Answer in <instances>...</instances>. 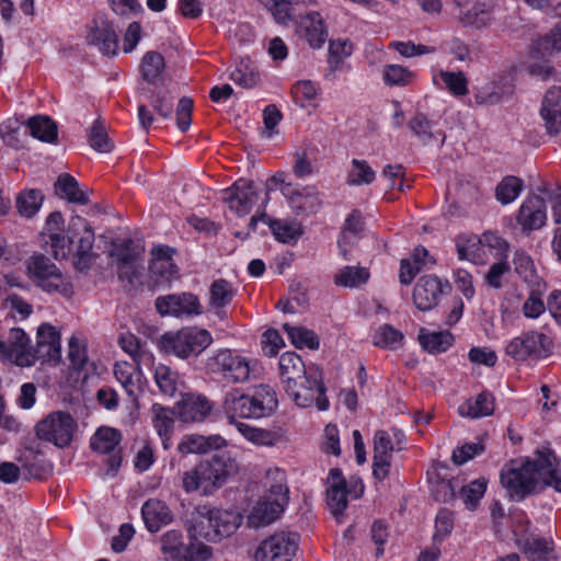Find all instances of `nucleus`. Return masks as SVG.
Here are the masks:
<instances>
[{
  "instance_id": "f257e3e1",
  "label": "nucleus",
  "mask_w": 561,
  "mask_h": 561,
  "mask_svg": "<svg viewBox=\"0 0 561 561\" xmlns=\"http://www.w3.org/2000/svg\"><path fill=\"white\" fill-rule=\"evenodd\" d=\"M501 483L512 497L518 500L535 492L540 483V489L552 486L561 493V471L551 451H538L535 460H512L507 470L501 473Z\"/></svg>"
},
{
  "instance_id": "f03ea898",
  "label": "nucleus",
  "mask_w": 561,
  "mask_h": 561,
  "mask_svg": "<svg viewBox=\"0 0 561 561\" xmlns=\"http://www.w3.org/2000/svg\"><path fill=\"white\" fill-rule=\"evenodd\" d=\"M239 466L228 450H219L207 459L199 461L193 469L185 471L182 486L185 492L201 491L209 495L221 488L228 478L237 474Z\"/></svg>"
},
{
  "instance_id": "7ed1b4c3",
  "label": "nucleus",
  "mask_w": 561,
  "mask_h": 561,
  "mask_svg": "<svg viewBox=\"0 0 561 561\" xmlns=\"http://www.w3.org/2000/svg\"><path fill=\"white\" fill-rule=\"evenodd\" d=\"M67 237L58 232L49 233V243L56 260H65L72 251V244H76L73 252V266L79 272H84L91 267L93 261L92 248L94 243V232L88 221L81 216L71 217L67 230Z\"/></svg>"
},
{
  "instance_id": "20e7f679",
  "label": "nucleus",
  "mask_w": 561,
  "mask_h": 561,
  "mask_svg": "<svg viewBox=\"0 0 561 561\" xmlns=\"http://www.w3.org/2000/svg\"><path fill=\"white\" fill-rule=\"evenodd\" d=\"M275 391L267 385L257 386L252 394L239 389L226 392L222 409L231 424L237 426L238 419H260L270 415L277 408Z\"/></svg>"
},
{
  "instance_id": "39448f33",
  "label": "nucleus",
  "mask_w": 561,
  "mask_h": 561,
  "mask_svg": "<svg viewBox=\"0 0 561 561\" xmlns=\"http://www.w3.org/2000/svg\"><path fill=\"white\" fill-rule=\"evenodd\" d=\"M26 270L28 277L43 290L58 293L67 298L72 295L69 279L43 253H34L30 256L26 260Z\"/></svg>"
},
{
  "instance_id": "423d86ee",
  "label": "nucleus",
  "mask_w": 561,
  "mask_h": 561,
  "mask_svg": "<svg viewBox=\"0 0 561 561\" xmlns=\"http://www.w3.org/2000/svg\"><path fill=\"white\" fill-rule=\"evenodd\" d=\"M213 343L210 333L196 327L183 328L176 332L164 333L161 344L165 353L185 359L198 356Z\"/></svg>"
},
{
  "instance_id": "0eeeda50",
  "label": "nucleus",
  "mask_w": 561,
  "mask_h": 561,
  "mask_svg": "<svg viewBox=\"0 0 561 561\" xmlns=\"http://www.w3.org/2000/svg\"><path fill=\"white\" fill-rule=\"evenodd\" d=\"M284 388L299 408H309L313 403L319 411H325L329 408L322 374L316 368H309V373L304 378L294 381L293 388L289 385Z\"/></svg>"
},
{
  "instance_id": "6e6552de",
  "label": "nucleus",
  "mask_w": 561,
  "mask_h": 561,
  "mask_svg": "<svg viewBox=\"0 0 561 561\" xmlns=\"http://www.w3.org/2000/svg\"><path fill=\"white\" fill-rule=\"evenodd\" d=\"M76 428L77 423L70 413L54 411L38 421L34 430L38 439L65 448L72 442Z\"/></svg>"
},
{
  "instance_id": "1a4fd4ad",
  "label": "nucleus",
  "mask_w": 561,
  "mask_h": 561,
  "mask_svg": "<svg viewBox=\"0 0 561 561\" xmlns=\"http://www.w3.org/2000/svg\"><path fill=\"white\" fill-rule=\"evenodd\" d=\"M297 533H277L263 540L254 553L255 561H291L298 549Z\"/></svg>"
},
{
  "instance_id": "9d476101",
  "label": "nucleus",
  "mask_w": 561,
  "mask_h": 561,
  "mask_svg": "<svg viewBox=\"0 0 561 561\" xmlns=\"http://www.w3.org/2000/svg\"><path fill=\"white\" fill-rule=\"evenodd\" d=\"M552 346L551 339L545 333L530 331L513 339L505 352L516 360H524L530 356L545 358L551 354Z\"/></svg>"
},
{
  "instance_id": "9b49d317",
  "label": "nucleus",
  "mask_w": 561,
  "mask_h": 561,
  "mask_svg": "<svg viewBox=\"0 0 561 561\" xmlns=\"http://www.w3.org/2000/svg\"><path fill=\"white\" fill-rule=\"evenodd\" d=\"M206 367L215 374L232 382H243L249 379L250 367L245 358L233 354L230 350L218 351L207 359Z\"/></svg>"
},
{
  "instance_id": "f8f14e48",
  "label": "nucleus",
  "mask_w": 561,
  "mask_h": 561,
  "mask_svg": "<svg viewBox=\"0 0 561 561\" xmlns=\"http://www.w3.org/2000/svg\"><path fill=\"white\" fill-rule=\"evenodd\" d=\"M0 359L10 360L16 366L30 367L35 364L30 339L20 328H13L9 334V345L0 340Z\"/></svg>"
},
{
  "instance_id": "ddd939ff",
  "label": "nucleus",
  "mask_w": 561,
  "mask_h": 561,
  "mask_svg": "<svg viewBox=\"0 0 561 561\" xmlns=\"http://www.w3.org/2000/svg\"><path fill=\"white\" fill-rule=\"evenodd\" d=\"M156 309L161 316H196L202 313L197 296L191 293L171 294L156 299Z\"/></svg>"
},
{
  "instance_id": "4468645a",
  "label": "nucleus",
  "mask_w": 561,
  "mask_h": 561,
  "mask_svg": "<svg viewBox=\"0 0 561 561\" xmlns=\"http://www.w3.org/2000/svg\"><path fill=\"white\" fill-rule=\"evenodd\" d=\"M450 289L448 282L445 284L435 275L422 276L413 290L415 307L422 311H428L437 306L442 295Z\"/></svg>"
},
{
  "instance_id": "2eb2a0df",
  "label": "nucleus",
  "mask_w": 561,
  "mask_h": 561,
  "mask_svg": "<svg viewBox=\"0 0 561 561\" xmlns=\"http://www.w3.org/2000/svg\"><path fill=\"white\" fill-rule=\"evenodd\" d=\"M222 199L239 216L248 215L257 201L254 182L245 179L238 180L224 192Z\"/></svg>"
},
{
  "instance_id": "dca6fc26",
  "label": "nucleus",
  "mask_w": 561,
  "mask_h": 561,
  "mask_svg": "<svg viewBox=\"0 0 561 561\" xmlns=\"http://www.w3.org/2000/svg\"><path fill=\"white\" fill-rule=\"evenodd\" d=\"M35 362H53L57 364L61 358L60 334L49 323H43L37 329L36 346L33 347Z\"/></svg>"
},
{
  "instance_id": "f3484780",
  "label": "nucleus",
  "mask_w": 561,
  "mask_h": 561,
  "mask_svg": "<svg viewBox=\"0 0 561 561\" xmlns=\"http://www.w3.org/2000/svg\"><path fill=\"white\" fill-rule=\"evenodd\" d=\"M89 45L95 46L105 56H114L118 50V35L112 22L103 18L93 21L87 34Z\"/></svg>"
},
{
  "instance_id": "a211bd4d",
  "label": "nucleus",
  "mask_w": 561,
  "mask_h": 561,
  "mask_svg": "<svg viewBox=\"0 0 561 561\" xmlns=\"http://www.w3.org/2000/svg\"><path fill=\"white\" fill-rule=\"evenodd\" d=\"M121 442V433L112 427L99 428L91 438V448L101 454H108L106 462L110 467V471L115 472L122 462L119 450L117 445Z\"/></svg>"
},
{
  "instance_id": "6ab92c4d",
  "label": "nucleus",
  "mask_w": 561,
  "mask_h": 561,
  "mask_svg": "<svg viewBox=\"0 0 561 561\" xmlns=\"http://www.w3.org/2000/svg\"><path fill=\"white\" fill-rule=\"evenodd\" d=\"M174 249L167 245L154 247L151 251L150 273L157 283L165 284L180 278V271L173 262Z\"/></svg>"
},
{
  "instance_id": "aec40b11",
  "label": "nucleus",
  "mask_w": 561,
  "mask_h": 561,
  "mask_svg": "<svg viewBox=\"0 0 561 561\" xmlns=\"http://www.w3.org/2000/svg\"><path fill=\"white\" fill-rule=\"evenodd\" d=\"M282 194L287 198L295 215H310L319 210L321 202L314 187L297 188L294 185H284Z\"/></svg>"
},
{
  "instance_id": "412c9836",
  "label": "nucleus",
  "mask_w": 561,
  "mask_h": 561,
  "mask_svg": "<svg viewBox=\"0 0 561 561\" xmlns=\"http://www.w3.org/2000/svg\"><path fill=\"white\" fill-rule=\"evenodd\" d=\"M546 201L539 195L528 196L520 205L517 222L523 231H531L540 229L547 220Z\"/></svg>"
},
{
  "instance_id": "4be33fe9",
  "label": "nucleus",
  "mask_w": 561,
  "mask_h": 561,
  "mask_svg": "<svg viewBox=\"0 0 561 561\" xmlns=\"http://www.w3.org/2000/svg\"><path fill=\"white\" fill-rule=\"evenodd\" d=\"M213 403L203 394L188 393L178 403V417L183 423L205 421L211 413Z\"/></svg>"
},
{
  "instance_id": "5701e85b",
  "label": "nucleus",
  "mask_w": 561,
  "mask_h": 561,
  "mask_svg": "<svg viewBox=\"0 0 561 561\" xmlns=\"http://www.w3.org/2000/svg\"><path fill=\"white\" fill-rule=\"evenodd\" d=\"M394 449L390 435L386 431H377L374 436L373 474L383 480L389 473L392 451Z\"/></svg>"
},
{
  "instance_id": "b1692460",
  "label": "nucleus",
  "mask_w": 561,
  "mask_h": 561,
  "mask_svg": "<svg viewBox=\"0 0 561 561\" xmlns=\"http://www.w3.org/2000/svg\"><path fill=\"white\" fill-rule=\"evenodd\" d=\"M540 115L550 135L561 130V87L548 89L542 99Z\"/></svg>"
},
{
  "instance_id": "393cba45",
  "label": "nucleus",
  "mask_w": 561,
  "mask_h": 561,
  "mask_svg": "<svg viewBox=\"0 0 561 561\" xmlns=\"http://www.w3.org/2000/svg\"><path fill=\"white\" fill-rule=\"evenodd\" d=\"M288 502V495H272L267 493L263 501H260L250 515L251 524L255 526L268 525L274 522L284 511Z\"/></svg>"
},
{
  "instance_id": "a878e982",
  "label": "nucleus",
  "mask_w": 561,
  "mask_h": 561,
  "mask_svg": "<svg viewBox=\"0 0 561 561\" xmlns=\"http://www.w3.org/2000/svg\"><path fill=\"white\" fill-rule=\"evenodd\" d=\"M141 515L146 528L150 533H158L173 520V514L169 506L158 499L147 500L141 507Z\"/></svg>"
},
{
  "instance_id": "bb28decb",
  "label": "nucleus",
  "mask_w": 561,
  "mask_h": 561,
  "mask_svg": "<svg viewBox=\"0 0 561 561\" xmlns=\"http://www.w3.org/2000/svg\"><path fill=\"white\" fill-rule=\"evenodd\" d=\"M187 531L193 541L206 540L210 542L218 541L216 530L211 523L209 506H198L191 516Z\"/></svg>"
},
{
  "instance_id": "cd10ccee",
  "label": "nucleus",
  "mask_w": 561,
  "mask_h": 561,
  "mask_svg": "<svg viewBox=\"0 0 561 561\" xmlns=\"http://www.w3.org/2000/svg\"><path fill=\"white\" fill-rule=\"evenodd\" d=\"M329 488L327 491L328 505L334 516L343 513L347 505V490L344 478L340 469L334 468L330 470Z\"/></svg>"
},
{
  "instance_id": "c85d7f7f",
  "label": "nucleus",
  "mask_w": 561,
  "mask_h": 561,
  "mask_svg": "<svg viewBox=\"0 0 561 561\" xmlns=\"http://www.w3.org/2000/svg\"><path fill=\"white\" fill-rule=\"evenodd\" d=\"M226 440L219 435L203 436L197 434L185 435L178 445V450L183 454H204L210 449H220Z\"/></svg>"
},
{
  "instance_id": "c756f323",
  "label": "nucleus",
  "mask_w": 561,
  "mask_h": 561,
  "mask_svg": "<svg viewBox=\"0 0 561 561\" xmlns=\"http://www.w3.org/2000/svg\"><path fill=\"white\" fill-rule=\"evenodd\" d=\"M309 373L299 355L294 352H286L279 357V374L284 387L293 388L294 381L304 378Z\"/></svg>"
},
{
  "instance_id": "7c9ffc66",
  "label": "nucleus",
  "mask_w": 561,
  "mask_h": 561,
  "mask_svg": "<svg viewBox=\"0 0 561 561\" xmlns=\"http://www.w3.org/2000/svg\"><path fill=\"white\" fill-rule=\"evenodd\" d=\"M494 412V398L490 392L483 391L474 399H468L459 405L458 413L463 417L478 419L489 416Z\"/></svg>"
},
{
  "instance_id": "2f4dec72",
  "label": "nucleus",
  "mask_w": 561,
  "mask_h": 561,
  "mask_svg": "<svg viewBox=\"0 0 561 561\" xmlns=\"http://www.w3.org/2000/svg\"><path fill=\"white\" fill-rule=\"evenodd\" d=\"M55 193L60 198H66L70 203L87 205L90 203L89 196L79 187L77 180L68 174L62 173L55 183Z\"/></svg>"
},
{
  "instance_id": "473e14b6",
  "label": "nucleus",
  "mask_w": 561,
  "mask_h": 561,
  "mask_svg": "<svg viewBox=\"0 0 561 561\" xmlns=\"http://www.w3.org/2000/svg\"><path fill=\"white\" fill-rule=\"evenodd\" d=\"M209 512L218 541L232 535L240 525L241 516L236 512L211 507H209Z\"/></svg>"
},
{
  "instance_id": "72a5a7b5",
  "label": "nucleus",
  "mask_w": 561,
  "mask_h": 561,
  "mask_svg": "<svg viewBox=\"0 0 561 561\" xmlns=\"http://www.w3.org/2000/svg\"><path fill=\"white\" fill-rule=\"evenodd\" d=\"M409 128L424 145L438 141L442 146L445 141V134L442 131H434V123L431 122L424 114L419 113L413 118H411L409 121Z\"/></svg>"
},
{
  "instance_id": "f704fd0d",
  "label": "nucleus",
  "mask_w": 561,
  "mask_h": 561,
  "mask_svg": "<svg viewBox=\"0 0 561 561\" xmlns=\"http://www.w3.org/2000/svg\"><path fill=\"white\" fill-rule=\"evenodd\" d=\"M421 346L431 354L446 352L454 342V336L448 331L430 332L424 328L419 331Z\"/></svg>"
},
{
  "instance_id": "c9c22d12",
  "label": "nucleus",
  "mask_w": 561,
  "mask_h": 561,
  "mask_svg": "<svg viewBox=\"0 0 561 561\" xmlns=\"http://www.w3.org/2000/svg\"><path fill=\"white\" fill-rule=\"evenodd\" d=\"M153 378L159 391L167 397H173L181 383L178 373L162 363L153 366Z\"/></svg>"
},
{
  "instance_id": "e433bc0d",
  "label": "nucleus",
  "mask_w": 561,
  "mask_h": 561,
  "mask_svg": "<svg viewBox=\"0 0 561 561\" xmlns=\"http://www.w3.org/2000/svg\"><path fill=\"white\" fill-rule=\"evenodd\" d=\"M523 550L529 561H550L553 542L545 538L528 536L523 542Z\"/></svg>"
},
{
  "instance_id": "4c0bfd02",
  "label": "nucleus",
  "mask_w": 561,
  "mask_h": 561,
  "mask_svg": "<svg viewBox=\"0 0 561 561\" xmlns=\"http://www.w3.org/2000/svg\"><path fill=\"white\" fill-rule=\"evenodd\" d=\"M144 248L131 239H124L113 244L111 256L115 260L116 265L136 263L142 254Z\"/></svg>"
},
{
  "instance_id": "58836bf2",
  "label": "nucleus",
  "mask_w": 561,
  "mask_h": 561,
  "mask_svg": "<svg viewBox=\"0 0 561 561\" xmlns=\"http://www.w3.org/2000/svg\"><path fill=\"white\" fill-rule=\"evenodd\" d=\"M26 450L32 455V459L27 455L19 458L22 465V470L26 478L43 479L49 471L50 465L45 460H36V456L42 454L38 448L27 446Z\"/></svg>"
},
{
  "instance_id": "ea45409f",
  "label": "nucleus",
  "mask_w": 561,
  "mask_h": 561,
  "mask_svg": "<svg viewBox=\"0 0 561 561\" xmlns=\"http://www.w3.org/2000/svg\"><path fill=\"white\" fill-rule=\"evenodd\" d=\"M30 134L45 142H54L57 139V125L47 116H33L28 118Z\"/></svg>"
},
{
  "instance_id": "a19ab883",
  "label": "nucleus",
  "mask_w": 561,
  "mask_h": 561,
  "mask_svg": "<svg viewBox=\"0 0 561 561\" xmlns=\"http://www.w3.org/2000/svg\"><path fill=\"white\" fill-rule=\"evenodd\" d=\"M44 195L39 190L30 188L21 192L15 198V207L19 214L32 218L41 208Z\"/></svg>"
},
{
  "instance_id": "79ce46f5",
  "label": "nucleus",
  "mask_w": 561,
  "mask_h": 561,
  "mask_svg": "<svg viewBox=\"0 0 561 561\" xmlns=\"http://www.w3.org/2000/svg\"><path fill=\"white\" fill-rule=\"evenodd\" d=\"M153 414V425L157 430L159 436L162 439L163 447L167 449L169 447L168 435L171 433L174 424V413L172 410L162 407L161 404H153L151 408Z\"/></svg>"
},
{
  "instance_id": "37998d69",
  "label": "nucleus",
  "mask_w": 561,
  "mask_h": 561,
  "mask_svg": "<svg viewBox=\"0 0 561 561\" xmlns=\"http://www.w3.org/2000/svg\"><path fill=\"white\" fill-rule=\"evenodd\" d=\"M164 68V57L158 51H148L141 59L140 72L148 83H154L162 75Z\"/></svg>"
},
{
  "instance_id": "c03bdc74",
  "label": "nucleus",
  "mask_w": 561,
  "mask_h": 561,
  "mask_svg": "<svg viewBox=\"0 0 561 561\" xmlns=\"http://www.w3.org/2000/svg\"><path fill=\"white\" fill-rule=\"evenodd\" d=\"M363 220L360 214L358 211H353L348 218L346 219L344 229L341 233V238L339 240V248L341 249V253L344 259L347 257V249L346 245H353L363 230Z\"/></svg>"
},
{
  "instance_id": "a18cd8bd",
  "label": "nucleus",
  "mask_w": 561,
  "mask_h": 561,
  "mask_svg": "<svg viewBox=\"0 0 561 561\" xmlns=\"http://www.w3.org/2000/svg\"><path fill=\"white\" fill-rule=\"evenodd\" d=\"M279 24L291 21V9L299 3H314L316 0H260Z\"/></svg>"
},
{
  "instance_id": "49530a36",
  "label": "nucleus",
  "mask_w": 561,
  "mask_h": 561,
  "mask_svg": "<svg viewBox=\"0 0 561 561\" xmlns=\"http://www.w3.org/2000/svg\"><path fill=\"white\" fill-rule=\"evenodd\" d=\"M376 179V172L365 160L353 159L352 167L347 173L346 182L348 185L360 186L373 183Z\"/></svg>"
},
{
  "instance_id": "de8ad7c7",
  "label": "nucleus",
  "mask_w": 561,
  "mask_h": 561,
  "mask_svg": "<svg viewBox=\"0 0 561 561\" xmlns=\"http://www.w3.org/2000/svg\"><path fill=\"white\" fill-rule=\"evenodd\" d=\"M306 20L308 22L306 25L307 42L313 48L321 47L327 41V32L320 13L311 12L306 16Z\"/></svg>"
},
{
  "instance_id": "09e8293b",
  "label": "nucleus",
  "mask_w": 561,
  "mask_h": 561,
  "mask_svg": "<svg viewBox=\"0 0 561 561\" xmlns=\"http://www.w3.org/2000/svg\"><path fill=\"white\" fill-rule=\"evenodd\" d=\"M268 226L276 239L284 243L296 241L302 234L301 225L297 221L270 219Z\"/></svg>"
},
{
  "instance_id": "8fccbe9b",
  "label": "nucleus",
  "mask_w": 561,
  "mask_h": 561,
  "mask_svg": "<svg viewBox=\"0 0 561 561\" xmlns=\"http://www.w3.org/2000/svg\"><path fill=\"white\" fill-rule=\"evenodd\" d=\"M283 329L287 332L288 337L296 347H308L310 350L319 347V340L313 331L302 327H293L288 323H285Z\"/></svg>"
},
{
  "instance_id": "3c124183",
  "label": "nucleus",
  "mask_w": 561,
  "mask_h": 561,
  "mask_svg": "<svg viewBox=\"0 0 561 561\" xmlns=\"http://www.w3.org/2000/svg\"><path fill=\"white\" fill-rule=\"evenodd\" d=\"M369 273L364 267L345 266L335 275L336 285L345 287H357L367 282Z\"/></svg>"
},
{
  "instance_id": "603ef678",
  "label": "nucleus",
  "mask_w": 561,
  "mask_h": 561,
  "mask_svg": "<svg viewBox=\"0 0 561 561\" xmlns=\"http://www.w3.org/2000/svg\"><path fill=\"white\" fill-rule=\"evenodd\" d=\"M523 188V181L516 176L504 178L496 186L495 195L503 205L515 201Z\"/></svg>"
},
{
  "instance_id": "864d4df0",
  "label": "nucleus",
  "mask_w": 561,
  "mask_h": 561,
  "mask_svg": "<svg viewBox=\"0 0 561 561\" xmlns=\"http://www.w3.org/2000/svg\"><path fill=\"white\" fill-rule=\"evenodd\" d=\"M230 79L244 89H252L259 84L260 75L250 62L241 61L230 73Z\"/></svg>"
},
{
  "instance_id": "5fc2aeb1",
  "label": "nucleus",
  "mask_w": 561,
  "mask_h": 561,
  "mask_svg": "<svg viewBox=\"0 0 561 561\" xmlns=\"http://www.w3.org/2000/svg\"><path fill=\"white\" fill-rule=\"evenodd\" d=\"M403 340V334L390 324L381 325L374 334L373 343L382 348L396 350Z\"/></svg>"
},
{
  "instance_id": "6e6d98bb",
  "label": "nucleus",
  "mask_w": 561,
  "mask_h": 561,
  "mask_svg": "<svg viewBox=\"0 0 561 561\" xmlns=\"http://www.w3.org/2000/svg\"><path fill=\"white\" fill-rule=\"evenodd\" d=\"M486 490V480L477 479L466 485L459 486V495L469 510H474Z\"/></svg>"
},
{
  "instance_id": "4d7b16f0",
  "label": "nucleus",
  "mask_w": 561,
  "mask_h": 561,
  "mask_svg": "<svg viewBox=\"0 0 561 561\" xmlns=\"http://www.w3.org/2000/svg\"><path fill=\"white\" fill-rule=\"evenodd\" d=\"M88 140L91 148L99 152H110L113 149V144L101 119L94 121L90 128Z\"/></svg>"
},
{
  "instance_id": "13d9d810",
  "label": "nucleus",
  "mask_w": 561,
  "mask_h": 561,
  "mask_svg": "<svg viewBox=\"0 0 561 561\" xmlns=\"http://www.w3.org/2000/svg\"><path fill=\"white\" fill-rule=\"evenodd\" d=\"M209 302L215 308H224L230 304L234 291L231 284L226 279H217L210 286Z\"/></svg>"
},
{
  "instance_id": "bf43d9fd",
  "label": "nucleus",
  "mask_w": 561,
  "mask_h": 561,
  "mask_svg": "<svg viewBox=\"0 0 561 561\" xmlns=\"http://www.w3.org/2000/svg\"><path fill=\"white\" fill-rule=\"evenodd\" d=\"M183 537L179 530H170L161 536V550L173 561H179L184 554L182 551L184 548Z\"/></svg>"
},
{
  "instance_id": "052dcab7",
  "label": "nucleus",
  "mask_w": 561,
  "mask_h": 561,
  "mask_svg": "<svg viewBox=\"0 0 561 561\" xmlns=\"http://www.w3.org/2000/svg\"><path fill=\"white\" fill-rule=\"evenodd\" d=\"M237 428L247 439L257 445L272 446L277 440L275 433L252 427L245 423H237Z\"/></svg>"
},
{
  "instance_id": "680f3d73",
  "label": "nucleus",
  "mask_w": 561,
  "mask_h": 561,
  "mask_svg": "<svg viewBox=\"0 0 561 561\" xmlns=\"http://www.w3.org/2000/svg\"><path fill=\"white\" fill-rule=\"evenodd\" d=\"M439 77L453 95L462 96L469 92L468 79L463 72L440 71Z\"/></svg>"
},
{
  "instance_id": "e2e57ef3",
  "label": "nucleus",
  "mask_w": 561,
  "mask_h": 561,
  "mask_svg": "<svg viewBox=\"0 0 561 561\" xmlns=\"http://www.w3.org/2000/svg\"><path fill=\"white\" fill-rule=\"evenodd\" d=\"M457 254L460 260L473 262L480 249V239L476 236H459L456 240Z\"/></svg>"
},
{
  "instance_id": "0e129e2a",
  "label": "nucleus",
  "mask_w": 561,
  "mask_h": 561,
  "mask_svg": "<svg viewBox=\"0 0 561 561\" xmlns=\"http://www.w3.org/2000/svg\"><path fill=\"white\" fill-rule=\"evenodd\" d=\"M135 370L136 368L128 363H117L114 367V375L116 379L121 382L129 397H135L136 394L137 387L134 381Z\"/></svg>"
},
{
  "instance_id": "69168bd1",
  "label": "nucleus",
  "mask_w": 561,
  "mask_h": 561,
  "mask_svg": "<svg viewBox=\"0 0 561 561\" xmlns=\"http://www.w3.org/2000/svg\"><path fill=\"white\" fill-rule=\"evenodd\" d=\"M352 54V45L346 41H331L328 64L332 71L340 68L343 58Z\"/></svg>"
},
{
  "instance_id": "338daca9",
  "label": "nucleus",
  "mask_w": 561,
  "mask_h": 561,
  "mask_svg": "<svg viewBox=\"0 0 561 561\" xmlns=\"http://www.w3.org/2000/svg\"><path fill=\"white\" fill-rule=\"evenodd\" d=\"M458 21L463 26H473L477 28L485 27L489 24L486 12L478 5H473L467 11H460Z\"/></svg>"
},
{
  "instance_id": "774afa93",
  "label": "nucleus",
  "mask_w": 561,
  "mask_h": 561,
  "mask_svg": "<svg viewBox=\"0 0 561 561\" xmlns=\"http://www.w3.org/2000/svg\"><path fill=\"white\" fill-rule=\"evenodd\" d=\"M266 484H268V493L272 495H288L286 486V474L279 468H270L265 474Z\"/></svg>"
}]
</instances>
